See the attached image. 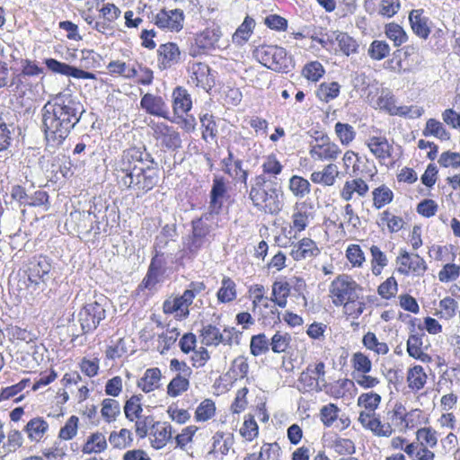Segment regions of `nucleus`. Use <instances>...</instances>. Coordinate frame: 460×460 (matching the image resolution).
I'll return each instance as SVG.
<instances>
[{
	"label": "nucleus",
	"mask_w": 460,
	"mask_h": 460,
	"mask_svg": "<svg viewBox=\"0 0 460 460\" xmlns=\"http://www.w3.org/2000/svg\"><path fill=\"white\" fill-rule=\"evenodd\" d=\"M368 185L361 178L353 179L345 181L341 190V197L349 201L353 198V194L357 193L359 197H365L368 191Z\"/></svg>",
	"instance_id": "obj_25"
},
{
	"label": "nucleus",
	"mask_w": 460,
	"mask_h": 460,
	"mask_svg": "<svg viewBox=\"0 0 460 460\" xmlns=\"http://www.w3.org/2000/svg\"><path fill=\"white\" fill-rule=\"evenodd\" d=\"M290 294V285L287 281H275L272 285L270 300L284 308L288 304V297Z\"/></svg>",
	"instance_id": "obj_31"
},
{
	"label": "nucleus",
	"mask_w": 460,
	"mask_h": 460,
	"mask_svg": "<svg viewBox=\"0 0 460 460\" xmlns=\"http://www.w3.org/2000/svg\"><path fill=\"white\" fill-rule=\"evenodd\" d=\"M312 209L313 207L306 202L296 203L295 205L291 218L292 227L296 232L300 233L304 231L314 219Z\"/></svg>",
	"instance_id": "obj_17"
},
{
	"label": "nucleus",
	"mask_w": 460,
	"mask_h": 460,
	"mask_svg": "<svg viewBox=\"0 0 460 460\" xmlns=\"http://www.w3.org/2000/svg\"><path fill=\"white\" fill-rule=\"evenodd\" d=\"M255 55L262 65L274 71L287 72L290 65L287 51L281 47L260 46L256 49Z\"/></svg>",
	"instance_id": "obj_7"
},
{
	"label": "nucleus",
	"mask_w": 460,
	"mask_h": 460,
	"mask_svg": "<svg viewBox=\"0 0 460 460\" xmlns=\"http://www.w3.org/2000/svg\"><path fill=\"white\" fill-rule=\"evenodd\" d=\"M381 402V396L376 393H365L358 396V405L365 408L366 412L374 413Z\"/></svg>",
	"instance_id": "obj_50"
},
{
	"label": "nucleus",
	"mask_w": 460,
	"mask_h": 460,
	"mask_svg": "<svg viewBox=\"0 0 460 460\" xmlns=\"http://www.w3.org/2000/svg\"><path fill=\"white\" fill-rule=\"evenodd\" d=\"M151 128L154 137L160 140L167 148L176 149L181 146L180 134L172 127L164 122H158L153 123Z\"/></svg>",
	"instance_id": "obj_11"
},
{
	"label": "nucleus",
	"mask_w": 460,
	"mask_h": 460,
	"mask_svg": "<svg viewBox=\"0 0 460 460\" xmlns=\"http://www.w3.org/2000/svg\"><path fill=\"white\" fill-rule=\"evenodd\" d=\"M202 342L207 346H217L221 343V332L212 324L205 325L201 330Z\"/></svg>",
	"instance_id": "obj_49"
},
{
	"label": "nucleus",
	"mask_w": 460,
	"mask_h": 460,
	"mask_svg": "<svg viewBox=\"0 0 460 460\" xmlns=\"http://www.w3.org/2000/svg\"><path fill=\"white\" fill-rule=\"evenodd\" d=\"M366 144L369 151L379 161L381 164H385V161L392 156L394 147L388 142L385 137H369Z\"/></svg>",
	"instance_id": "obj_15"
},
{
	"label": "nucleus",
	"mask_w": 460,
	"mask_h": 460,
	"mask_svg": "<svg viewBox=\"0 0 460 460\" xmlns=\"http://www.w3.org/2000/svg\"><path fill=\"white\" fill-rule=\"evenodd\" d=\"M233 153L228 150V156L222 160V170L234 179H236L247 185L248 172L243 169V162L240 159L234 161V168H232Z\"/></svg>",
	"instance_id": "obj_23"
},
{
	"label": "nucleus",
	"mask_w": 460,
	"mask_h": 460,
	"mask_svg": "<svg viewBox=\"0 0 460 460\" xmlns=\"http://www.w3.org/2000/svg\"><path fill=\"white\" fill-rule=\"evenodd\" d=\"M359 286L349 275H339L330 285V294L336 306L343 305L345 314H351L350 306L358 299Z\"/></svg>",
	"instance_id": "obj_4"
},
{
	"label": "nucleus",
	"mask_w": 460,
	"mask_h": 460,
	"mask_svg": "<svg viewBox=\"0 0 460 460\" xmlns=\"http://www.w3.org/2000/svg\"><path fill=\"white\" fill-rule=\"evenodd\" d=\"M226 191L227 189L225 179L223 177L215 176L210 190L209 212L207 214H210V217L219 214Z\"/></svg>",
	"instance_id": "obj_16"
},
{
	"label": "nucleus",
	"mask_w": 460,
	"mask_h": 460,
	"mask_svg": "<svg viewBox=\"0 0 460 460\" xmlns=\"http://www.w3.org/2000/svg\"><path fill=\"white\" fill-rule=\"evenodd\" d=\"M51 265L46 258H39L31 261L28 268L29 287L34 290H43L46 281L49 279Z\"/></svg>",
	"instance_id": "obj_9"
},
{
	"label": "nucleus",
	"mask_w": 460,
	"mask_h": 460,
	"mask_svg": "<svg viewBox=\"0 0 460 460\" xmlns=\"http://www.w3.org/2000/svg\"><path fill=\"white\" fill-rule=\"evenodd\" d=\"M340 84L336 82L323 83L317 90V96L320 100L328 102L339 95Z\"/></svg>",
	"instance_id": "obj_54"
},
{
	"label": "nucleus",
	"mask_w": 460,
	"mask_h": 460,
	"mask_svg": "<svg viewBox=\"0 0 460 460\" xmlns=\"http://www.w3.org/2000/svg\"><path fill=\"white\" fill-rule=\"evenodd\" d=\"M340 172L334 164H329L324 166L323 171L314 172L311 174V181L314 183L323 184L324 186H332L339 176Z\"/></svg>",
	"instance_id": "obj_27"
},
{
	"label": "nucleus",
	"mask_w": 460,
	"mask_h": 460,
	"mask_svg": "<svg viewBox=\"0 0 460 460\" xmlns=\"http://www.w3.org/2000/svg\"><path fill=\"white\" fill-rule=\"evenodd\" d=\"M190 376H175L167 385V394L177 397L186 392L190 387Z\"/></svg>",
	"instance_id": "obj_39"
},
{
	"label": "nucleus",
	"mask_w": 460,
	"mask_h": 460,
	"mask_svg": "<svg viewBox=\"0 0 460 460\" xmlns=\"http://www.w3.org/2000/svg\"><path fill=\"white\" fill-rule=\"evenodd\" d=\"M184 15L180 9L166 11L161 10L155 17L154 22L161 29H167L171 31H179L183 27Z\"/></svg>",
	"instance_id": "obj_12"
},
{
	"label": "nucleus",
	"mask_w": 460,
	"mask_h": 460,
	"mask_svg": "<svg viewBox=\"0 0 460 460\" xmlns=\"http://www.w3.org/2000/svg\"><path fill=\"white\" fill-rule=\"evenodd\" d=\"M133 441L132 433L128 429H121L119 432L112 431L109 437V442L117 448H125Z\"/></svg>",
	"instance_id": "obj_43"
},
{
	"label": "nucleus",
	"mask_w": 460,
	"mask_h": 460,
	"mask_svg": "<svg viewBox=\"0 0 460 460\" xmlns=\"http://www.w3.org/2000/svg\"><path fill=\"white\" fill-rule=\"evenodd\" d=\"M281 185L278 179H268L265 175H257L251 181L249 197L258 210L277 215L282 209Z\"/></svg>",
	"instance_id": "obj_3"
},
{
	"label": "nucleus",
	"mask_w": 460,
	"mask_h": 460,
	"mask_svg": "<svg viewBox=\"0 0 460 460\" xmlns=\"http://www.w3.org/2000/svg\"><path fill=\"white\" fill-rule=\"evenodd\" d=\"M23 437L19 430L13 429L8 432L7 440L3 445V449L6 453L15 452L22 446Z\"/></svg>",
	"instance_id": "obj_62"
},
{
	"label": "nucleus",
	"mask_w": 460,
	"mask_h": 460,
	"mask_svg": "<svg viewBox=\"0 0 460 460\" xmlns=\"http://www.w3.org/2000/svg\"><path fill=\"white\" fill-rule=\"evenodd\" d=\"M270 342L264 333L253 335L251 338L250 351L254 357L266 354L270 350Z\"/></svg>",
	"instance_id": "obj_44"
},
{
	"label": "nucleus",
	"mask_w": 460,
	"mask_h": 460,
	"mask_svg": "<svg viewBox=\"0 0 460 460\" xmlns=\"http://www.w3.org/2000/svg\"><path fill=\"white\" fill-rule=\"evenodd\" d=\"M262 173L268 179H278L277 176L282 172L283 166L275 155L266 156L261 164Z\"/></svg>",
	"instance_id": "obj_38"
},
{
	"label": "nucleus",
	"mask_w": 460,
	"mask_h": 460,
	"mask_svg": "<svg viewBox=\"0 0 460 460\" xmlns=\"http://www.w3.org/2000/svg\"><path fill=\"white\" fill-rule=\"evenodd\" d=\"M339 48L346 56L356 53L358 51V44L348 33L339 32L336 36Z\"/></svg>",
	"instance_id": "obj_52"
},
{
	"label": "nucleus",
	"mask_w": 460,
	"mask_h": 460,
	"mask_svg": "<svg viewBox=\"0 0 460 460\" xmlns=\"http://www.w3.org/2000/svg\"><path fill=\"white\" fill-rule=\"evenodd\" d=\"M320 253V249L311 238H303L294 244L290 255L295 261L314 258Z\"/></svg>",
	"instance_id": "obj_18"
},
{
	"label": "nucleus",
	"mask_w": 460,
	"mask_h": 460,
	"mask_svg": "<svg viewBox=\"0 0 460 460\" xmlns=\"http://www.w3.org/2000/svg\"><path fill=\"white\" fill-rule=\"evenodd\" d=\"M373 203L377 209L389 204L394 198L393 191L385 185L376 188L373 192Z\"/></svg>",
	"instance_id": "obj_48"
},
{
	"label": "nucleus",
	"mask_w": 460,
	"mask_h": 460,
	"mask_svg": "<svg viewBox=\"0 0 460 460\" xmlns=\"http://www.w3.org/2000/svg\"><path fill=\"white\" fill-rule=\"evenodd\" d=\"M101 413L105 421H114L120 414L119 402L117 400L111 398L104 399L102 402Z\"/></svg>",
	"instance_id": "obj_41"
},
{
	"label": "nucleus",
	"mask_w": 460,
	"mask_h": 460,
	"mask_svg": "<svg viewBox=\"0 0 460 460\" xmlns=\"http://www.w3.org/2000/svg\"><path fill=\"white\" fill-rule=\"evenodd\" d=\"M360 424L369 430H371L377 437H390L394 429L390 423H383L375 413L361 411L358 416Z\"/></svg>",
	"instance_id": "obj_13"
},
{
	"label": "nucleus",
	"mask_w": 460,
	"mask_h": 460,
	"mask_svg": "<svg viewBox=\"0 0 460 460\" xmlns=\"http://www.w3.org/2000/svg\"><path fill=\"white\" fill-rule=\"evenodd\" d=\"M425 137L433 136L440 140H449L450 133L446 129L443 123L436 119H429L422 131Z\"/></svg>",
	"instance_id": "obj_32"
},
{
	"label": "nucleus",
	"mask_w": 460,
	"mask_h": 460,
	"mask_svg": "<svg viewBox=\"0 0 460 460\" xmlns=\"http://www.w3.org/2000/svg\"><path fill=\"white\" fill-rule=\"evenodd\" d=\"M390 53V46L384 40H374L368 49V55L375 60H381Z\"/></svg>",
	"instance_id": "obj_58"
},
{
	"label": "nucleus",
	"mask_w": 460,
	"mask_h": 460,
	"mask_svg": "<svg viewBox=\"0 0 460 460\" xmlns=\"http://www.w3.org/2000/svg\"><path fill=\"white\" fill-rule=\"evenodd\" d=\"M221 35L222 33L219 29H206L198 35L196 41L200 48L209 49L218 42Z\"/></svg>",
	"instance_id": "obj_40"
},
{
	"label": "nucleus",
	"mask_w": 460,
	"mask_h": 460,
	"mask_svg": "<svg viewBox=\"0 0 460 460\" xmlns=\"http://www.w3.org/2000/svg\"><path fill=\"white\" fill-rule=\"evenodd\" d=\"M142 399V394H134L126 401L123 410L128 420L133 422L145 415L143 414Z\"/></svg>",
	"instance_id": "obj_29"
},
{
	"label": "nucleus",
	"mask_w": 460,
	"mask_h": 460,
	"mask_svg": "<svg viewBox=\"0 0 460 460\" xmlns=\"http://www.w3.org/2000/svg\"><path fill=\"white\" fill-rule=\"evenodd\" d=\"M334 131L343 146H349L356 137L354 128L348 123L337 122L334 126Z\"/></svg>",
	"instance_id": "obj_45"
},
{
	"label": "nucleus",
	"mask_w": 460,
	"mask_h": 460,
	"mask_svg": "<svg viewBox=\"0 0 460 460\" xmlns=\"http://www.w3.org/2000/svg\"><path fill=\"white\" fill-rule=\"evenodd\" d=\"M107 305V297L102 296L97 300L89 302L81 308L78 314V321L83 333L94 331L100 323L105 319Z\"/></svg>",
	"instance_id": "obj_6"
},
{
	"label": "nucleus",
	"mask_w": 460,
	"mask_h": 460,
	"mask_svg": "<svg viewBox=\"0 0 460 460\" xmlns=\"http://www.w3.org/2000/svg\"><path fill=\"white\" fill-rule=\"evenodd\" d=\"M289 190L297 198H304L310 192L309 181L297 175H293L289 180Z\"/></svg>",
	"instance_id": "obj_47"
},
{
	"label": "nucleus",
	"mask_w": 460,
	"mask_h": 460,
	"mask_svg": "<svg viewBox=\"0 0 460 460\" xmlns=\"http://www.w3.org/2000/svg\"><path fill=\"white\" fill-rule=\"evenodd\" d=\"M409 22L412 31L420 39L427 40L430 34L429 18L423 15L422 9L411 10L409 13Z\"/></svg>",
	"instance_id": "obj_20"
},
{
	"label": "nucleus",
	"mask_w": 460,
	"mask_h": 460,
	"mask_svg": "<svg viewBox=\"0 0 460 460\" xmlns=\"http://www.w3.org/2000/svg\"><path fill=\"white\" fill-rule=\"evenodd\" d=\"M190 82L206 91L210 90L214 84V77L209 66L204 63H193L190 67Z\"/></svg>",
	"instance_id": "obj_14"
},
{
	"label": "nucleus",
	"mask_w": 460,
	"mask_h": 460,
	"mask_svg": "<svg viewBox=\"0 0 460 460\" xmlns=\"http://www.w3.org/2000/svg\"><path fill=\"white\" fill-rule=\"evenodd\" d=\"M255 22L252 18L247 16L243 23L237 28L233 35V42L237 45L244 44L250 38Z\"/></svg>",
	"instance_id": "obj_37"
},
{
	"label": "nucleus",
	"mask_w": 460,
	"mask_h": 460,
	"mask_svg": "<svg viewBox=\"0 0 460 460\" xmlns=\"http://www.w3.org/2000/svg\"><path fill=\"white\" fill-rule=\"evenodd\" d=\"M312 158L321 161H333L341 154V148L329 138L322 137L321 143L316 139V143L311 146L309 152Z\"/></svg>",
	"instance_id": "obj_10"
},
{
	"label": "nucleus",
	"mask_w": 460,
	"mask_h": 460,
	"mask_svg": "<svg viewBox=\"0 0 460 460\" xmlns=\"http://www.w3.org/2000/svg\"><path fill=\"white\" fill-rule=\"evenodd\" d=\"M351 363L358 374H367L371 371V360L362 352H356L351 358Z\"/></svg>",
	"instance_id": "obj_61"
},
{
	"label": "nucleus",
	"mask_w": 460,
	"mask_h": 460,
	"mask_svg": "<svg viewBox=\"0 0 460 460\" xmlns=\"http://www.w3.org/2000/svg\"><path fill=\"white\" fill-rule=\"evenodd\" d=\"M215 411V402L210 399H205L197 407L195 411V419L197 421H207L214 416Z\"/></svg>",
	"instance_id": "obj_53"
},
{
	"label": "nucleus",
	"mask_w": 460,
	"mask_h": 460,
	"mask_svg": "<svg viewBox=\"0 0 460 460\" xmlns=\"http://www.w3.org/2000/svg\"><path fill=\"white\" fill-rule=\"evenodd\" d=\"M114 172L120 187L143 193L151 190L159 181L157 164L150 154L136 147L123 151Z\"/></svg>",
	"instance_id": "obj_2"
},
{
	"label": "nucleus",
	"mask_w": 460,
	"mask_h": 460,
	"mask_svg": "<svg viewBox=\"0 0 460 460\" xmlns=\"http://www.w3.org/2000/svg\"><path fill=\"white\" fill-rule=\"evenodd\" d=\"M364 346L370 350H373L377 355H385L389 351V347L385 342L378 341L374 332H367L362 339Z\"/></svg>",
	"instance_id": "obj_42"
},
{
	"label": "nucleus",
	"mask_w": 460,
	"mask_h": 460,
	"mask_svg": "<svg viewBox=\"0 0 460 460\" xmlns=\"http://www.w3.org/2000/svg\"><path fill=\"white\" fill-rule=\"evenodd\" d=\"M162 275V262L155 257L151 261L147 273L144 278L141 286L147 289H153L160 281Z\"/></svg>",
	"instance_id": "obj_30"
},
{
	"label": "nucleus",
	"mask_w": 460,
	"mask_h": 460,
	"mask_svg": "<svg viewBox=\"0 0 460 460\" xmlns=\"http://www.w3.org/2000/svg\"><path fill=\"white\" fill-rule=\"evenodd\" d=\"M189 305L185 301L181 300V296L172 299H167L164 302V312L165 314H172L180 312L181 315L186 317L189 315Z\"/></svg>",
	"instance_id": "obj_51"
},
{
	"label": "nucleus",
	"mask_w": 460,
	"mask_h": 460,
	"mask_svg": "<svg viewBox=\"0 0 460 460\" xmlns=\"http://www.w3.org/2000/svg\"><path fill=\"white\" fill-rule=\"evenodd\" d=\"M426 382L427 375L421 366H414L409 369L407 383L410 389L419 391L424 387Z\"/></svg>",
	"instance_id": "obj_33"
},
{
	"label": "nucleus",
	"mask_w": 460,
	"mask_h": 460,
	"mask_svg": "<svg viewBox=\"0 0 460 460\" xmlns=\"http://www.w3.org/2000/svg\"><path fill=\"white\" fill-rule=\"evenodd\" d=\"M280 447L278 443H265L257 457L259 460H279Z\"/></svg>",
	"instance_id": "obj_63"
},
{
	"label": "nucleus",
	"mask_w": 460,
	"mask_h": 460,
	"mask_svg": "<svg viewBox=\"0 0 460 460\" xmlns=\"http://www.w3.org/2000/svg\"><path fill=\"white\" fill-rule=\"evenodd\" d=\"M84 105L69 93H59L42 107L41 129L48 143L61 145L80 121Z\"/></svg>",
	"instance_id": "obj_1"
},
{
	"label": "nucleus",
	"mask_w": 460,
	"mask_h": 460,
	"mask_svg": "<svg viewBox=\"0 0 460 460\" xmlns=\"http://www.w3.org/2000/svg\"><path fill=\"white\" fill-rule=\"evenodd\" d=\"M172 438V427L166 422L155 421L150 432V440L153 447H164Z\"/></svg>",
	"instance_id": "obj_22"
},
{
	"label": "nucleus",
	"mask_w": 460,
	"mask_h": 460,
	"mask_svg": "<svg viewBox=\"0 0 460 460\" xmlns=\"http://www.w3.org/2000/svg\"><path fill=\"white\" fill-rule=\"evenodd\" d=\"M23 430L32 442H40L49 430V423L41 417L31 419L24 426Z\"/></svg>",
	"instance_id": "obj_24"
},
{
	"label": "nucleus",
	"mask_w": 460,
	"mask_h": 460,
	"mask_svg": "<svg viewBox=\"0 0 460 460\" xmlns=\"http://www.w3.org/2000/svg\"><path fill=\"white\" fill-rule=\"evenodd\" d=\"M133 422L135 423V432L140 438L146 437L149 429H151L155 423L152 415H144Z\"/></svg>",
	"instance_id": "obj_60"
},
{
	"label": "nucleus",
	"mask_w": 460,
	"mask_h": 460,
	"mask_svg": "<svg viewBox=\"0 0 460 460\" xmlns=\"http://www.w3.org/2000/svg\"><path fill=\"white\" fill-rule=\"evenodd\" d=\"M107 447L105 436L101 432L93 433L88 437L86 443L83 447L84 454L101 453Z\"/></svg>",
	"instance_id": "obj_34"
},
{
	"label": "nucleus",
	"mask_w": 460,
	"mask_h": 460,
	"mask_svg": "<svg viewBox=\"0 0 460 460\" xmlns=\"http://www.w3.org/2000/svg\"><path fill=\"white\" fill-rule=\"evenodd\" d=\"M159 66L166 69L177 64L181 59V51L175 43H165L160 45L158 49Z\"/></svg>",
	"instance_id": "obj_21"
},
{
	"label": "nucleus",
	"mask_w": 460,
	"mask_h": 460,
	"mask_svg": "<svg viewBox=\"0 0 460 460\" xmlns=\"http://www.w3.org/2000/svg\"><path fill=\"white\" fill-rule=\"evenodd\" d=\"M385 33L386 37L394 42L395 47L402 45L408 40L406 31L401 25L395 22L386 24L385 27Z\"/></svg>",
	"instance_id": "obj_35"
},
{
	"label": "nucleus",
	"mask_w": 460,
	"mask_h": 460,
	"mask_svg": "<svg viewBox=\"0 0 460 460\" xmlns=\"http://www.w3.org/2000/svg\"><path fill=\"white\" fill-rule=\"evenodd\" d=\"M162 374L158 367L148 368L137 385L144 393H150L160 387Z\"/></svg>",
	"instance_id": "obj_26"
},
{
	"label": "nucleus",
	"mask_w": 460,
	"mask_h": 460,
	"mask_svg": "<svg viewBox=\"0 0 460 460\" xmlns=\"http://www.w3.org/2000/svg\"><path fill=\"white\" fill-rule=\"evenodd\" d=\"M396 262L398 264V271L406 276L412 274L420 277L427 270V264L423 258L417 253H410L404 250H401Z\"/></svg>",
	"instance_id": "obj_8"
},
{
	"label": "nucleus",
	"mask_w": 460,
	"mask_h": 460,
	"mask_svg": "<svg viewBox=\"0 0 460 460\" xmlns=\"http://www.w3.org/2000/svg\"><path fill=\"white\" fill-rule=\"evenodd\" d=\"M212 218L210 214H203L200 218L191 222V234L183 242L184 251L188 255L196 256L203 247L210 243L209 237L213 227L208 222Z\"/></svg>",
	"instance_id": "obj_5"
},
{
	"label": "nucleus",
	"mask_w": 460,
	"mask_h": 460,
	"mask_svg": "<svg viewBox=\"0 0 460 460\" xmlns=\"http://www.w3.org/2000/svg\"><path fill=\"white\" fill-rule=\"evenodd\" d=\"M141 107L146 110V111L151 115L167 118L168 117V108L164 102L163 98L160 96H155L151 93H146L140 102Z\"/></svg>",
	"instance_id": "obj_19"
},
{
	"label": "nucleus",
	"mask_w": 460,
	"mask_h": 460,
	"mask_svg": "<svg viewBox=\"0 0 460 460\" xmlns=\"http://www.w3.org/2000/svg\"><path fill=\"white\" fill-rule=\"evenodd\" d=\"M217 299L221 303H229L236 298V285L228 277L222 279L221 288L217 294Z\"/></svg>",
	"instance_id": "obj_36"
},
{
	"label": "nucleus",
	"mask_w": 460,
	"mask_h": 460,
	"mask_svg": "<svg viewBox=\"0 0 460 460\" xmlns=\"http://www.w3.org/2000/svg\"><path fill=\"white\" fill-rule=\"evenodd\" d=\"M78 417L73 415L71 416L65 425L60 429L58 433V438L61 440H70L74 438L78 430Z\"/></svg>",
	"instance_id": "obj_55"
},
{
	"label": "nucleus",
	"mask_w": 460,
	"mask_h": 460,
	"mask_svg": "<svg viewBox=\"0 0 460 460\" xmlns=\"http://www.w3.org/2000/svg\"><path fill=\"white\" fill-rule=\"evenodd\" d=\"M372 256V273L376 276L381 274L383 269L387 265L388 259L386 255L376 245H372L370 248Z\"/></svg>",
	"instance_id": "obj_46"
},
{
	"label": "nucleus",
	"mask_w": 460,
	"mask_h": 460,
	"mask_svg": "<svg viewBox=\"0 0 460 460\" xmlns=\"http://www.w3.org/2000/svg\"><path fill=\"white\" fill-rule=\"evenodd\" d=\"M423 336L424 333L410 335L407 341V352L411 357L422 359L421 357L424 355L421 349Z\"/></svg>",
	"instance_id": "obj_57"
},
{
	"label": "nucleus",
	"mask_w": 460,
	"mask_h": 460,
	"mask_svg": "<svg viewBox=\"0 0 460 460\" xmlns=\"http://www.w3.org/2000/svg\"><path fill=\"white\" fill-rule=\"evenodd\" d=\"M290 340L291 337L289 334L277 332L270 340V349L275 353L285 352L289 346Z\"/></svg>",
	"instance_id": "obj_56"
},
{
	"label": "nucleus",
	"mask_w": 460,
	"mask_h": 460,
	"mask_svg": "<svg viewBox=\"0 0 460 460\" xmlns=\"http://www.w3.org/2000/svg\"><path fill=\"white\" fill-rule=\"evenodd\" d=\"M200 123L203 128L202 137L207 139L209 136L211 138L216 137L217 134V126L214 116L209 113H204L200 116Z\"/></svg>",
	"instance_id": "obj_59"
},
{
	"label": "nucleus",
	"mask_w": 460,
	"mask_h": 460,
	"mask_svg": "<svg viewBox=\"0 0 460 460\" xmlns=\"http://www.w3.org/2000/svg\"><path fill=\"white\" fill-rule=\"evenodd\" d=\"M173 111L175 114H184L191 109L192 102L187 90L182 87H177L172 93Z\"/></svg>",
	"instance_id": "obj_28"
},
{
	"label": "nucleus",
	"mask_w": 460,
	"mask_h": 460,
	"mask_svg": "<svg viewBox=\"0 0 460 460\" xmlns=\"http://www.w3.org/2000/svg\"><path fill=\"white\" fill-rule=\"evenodd\" d=\"M240 434L248 441L253 440L258 436V425L252 416L244 420L240 429Z\"/></svg>",
	"instance_id": "obj_64"
}]
</instances>
